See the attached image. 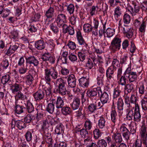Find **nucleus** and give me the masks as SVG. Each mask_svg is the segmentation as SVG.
Returning <instances> with one entry per match:
<instances>
[{
    "mask_svg": "<svg viewBox=\"0 0 147 147\" xmlns=\"http://www.w3.org/2000/svg\"><path fill=\"white\" fill-rule=\"evenodd\" d=\"M44 78L47 82H50L52 79L55 80L58 76V73L54 67H52L49 69L46 68L44 70Z\"/></svg>",
    "mask_w": 147,
    "mask_h": 147,
    "instance_id": "1",
    "label": "nucleus"
},
{
    "mask_svg": "<svg viewBox=\"0 0 147 147\" xmlns=\"http://www.w3.org/2000/svg\"><path fill=\"white\" fill-rule=\"evenodd\" d=\"M112 65L113 69L109 67L106 71V77L107 80L110 82L111 79L113 78L114 70H116L117 68L119 67L120 64L119 60L117 58L113 59L112 61Z\"/></svg>",
    "mask_w": 147,
    "mask_h": 147,
    "instance_id": "2",
    "label": "nucleus"
},
{
    "mask_svg": "<svg viewBox=\"0 0 147 147\" xmlns=\"http://www.w3.org/2000/svg\"><path fill=\"white\" fill-rule=\"evenodd\" d=\"M57 83L58 85L56 90V93L62 96L65 95L67 91L66 81L61 78H59L57 80Z\"/></svg>",
    "mask_w": 147,
    "mask_h": 147,
    "instance_id": "3",
    "label": "nucleus"
},
{
    "mask_svg": "<svg viewBox=\"0 0 147 147\" xmlns=\"http://www.w3.org/2000/svg\"><path fill=\"white\" fill-rule=\"evenodd\" d=\"M100 93H101V88L97 87L92 90H88L87 92V94L92 101H97L98 99Z\"/></svg>",
    "mask_w": 147,
    "mask_h": 147,
    "instance_id": "4",
    "label": "nucleus"
},
{
    "mask_svg": "<svg viewBox=\"0 0 147 147\" xmlns=\"http://www.w3.org/2000/svg\"><path fill=\"white\" fill-rule=\"evenodd\" d=\"M55 21L57 26L59 28H62V29L67 27V25L66 24L67 22L66 16L63 14H59L55 19Z\"/></svg>",
    "mask_w": 147,
    "mask_h": 147,
    "instance_id": "5",
    "label": "nucleus"
},
{
    "mask_svg": "<svg viewBox=\"0 0 147 147\" xmlns=\"http://www.w3.org/2000/svg\"><path fill=\"white\" fill-rule=\"evenodd\" d=\"M121 38L118 36H116L112 40L110 46V49L113 52L119 50L121 46Z\"/></svg>",
    "mask_w": 147,
    "mask_h": 147,
    "instance_id": "6",
    "label": "nucleus"
},
{
    "mask_svg": "<svg viewBox=\"0 0 147 147\" xmlns=\"http://www.w3.org/2000/svg\"><path fill=\"white\" fill-rule=\"evenodd\" d=\"M50 123L51 125L54 126L55 127V131L56 134L59 135L61 134L62 133L64 127L61 123L54 120H53V121H51Z\"/></svg>",
    "mask_w": 147,
    "mask_h": 147,
    "instance_id": "7",
    "label": "nucleus"
},
{
    "mask_svg": "<svg viewBox=\"0 0 147 147\" xmlns=\"http://www.w3.org/2000/svg\"><path fill=\"white\" fill-rule=\"evenodd\" d=\"M20 102L22 103V101L20 100H16L15 102V113L18 115H17L19 117H22L23 116H20V115L24 113V109L25 108L23 106L21 105L20 104Z\"/></svg>",
    "mask_w": 147,
    "mask_h": 147,
    "instance_id": "8",
    "label": "nucleus"
},
{
    "mask_svg": "<svg viewBox=\"0 0 147 147\" xmlns=\"http://www.w3.org/2000/svg\"><path fill=\"white\" fill-rule=\"evenodd\" d=\"M27 66L28 64L33 65L34 66L37 67L39 64V61L34 56L26 57L25 58Z\"/></svg>",
    "mask_w": 147,
    "mask_h": 147,
    "instance_id": "9",
    "label": "nucleus"
},
{
    "mask_svg": "<svg viewBox=\"0 0 147 147\" xmlns=\"http://www.w3.org/2000/svg\"><path fill=\"white\" fill-rule=\"evenodd\" d=\"M45 96V92L44 90H39L33 94V96L35 100L36 101H39L43 100Z\"/></svg>",
    "mask_w": 147,
    "mask_h": 147,
    "instance_id": "10",
    "label": "nucleus"
},
{
    "mask_svg": "<svg viewBox=\"0 0 147 147\" xmlns=\"http://www.w3.org/2000/svg\"><path fill=\"white\" fill-rule=\"evenodd\" d=\"M141 115L138 104H136L134 113V120L135 121L140 122L141 121Z\"/></svg>",
    "mask_w": 147,
    "mask_h": 147,
    "instance_id": "11",
    "label": "nucleus"
},
{
    "mask_svg": "<svg viewBox=\"0 0 147 147\" xmlns=\"http://www.w3.org/2000/svg\"><path fill=\"white\" fill-rule=\"evenodd\" d=\"M16 126L20 129H22L26 127L25 123L21 121H16L13 120L11 122V127L12 128Z\"/></svg>",
    "mask_w": 147,
    "mask_h": 147,
    "instance_id": "12",
    "label": "nucleus"
},
{
    "mask_svg": "<svg viewBox=\"0 0 147 147\" xmlns=\"http://www.w3.org/2000/svg\"><path fill=\"white\" fill-rule=\"evenodd\" d=\"M59 9L57 6H50L49 8L46 12L45 16L47 18H52L54 16V10L55 9ZM47 19H46V20Z\"/></svg>",
    "mask_w": 147,
    "mask_h": 147,
    "instance_id": "13",
    "label": "nucleus"
},
{
    "mask_svg": "<svg viewBox=\"0 0 147 147\" xmlns=\"http://www.w3.org/2000/svg\"><path fill=\"white\" fill-rule=\"evenodd\" d=\"M67 81L69 86L71 87H75L76 84V79L75 76L73 74L69 75L68 77Z\"/></svg>",
    "mask_w": 147,
    "mask_h": 147,
    "instance_id": "14",
    "label": "nucleus"
},
{
    "mask_svg": "<svg viewBox=\"0 0 147 147\" xmlns=\"http://www.w3.org/2000/svg\"><path fill=\"white\" fill-rule=\"evenodd\" d=\"M52 101L53 103L55 104L56 108L58 109L62 108L63 107L64 102L60 97H58L56 101L53 99Z\"/></svg>",
    "mask_w": 147,
    "mask_h": 147,
    "instance_id": "15",
    "label": "nucleus"
},
{
    "mask_svg": "<svg viewBox=\"0 0 147 147\" xmlns=\"http://www.w3.org/2000/svg\"><path fill=\"white\" fill-rule=\"evenodd\" d=\"M48 119L46 118L44 120L41 128V131L46 134L48 133L49 130V124L48 123Z\"/></svg>",
    "mask_w": 147,
    "mask_h": 147,
    "instance_id": "16",
    "label": "nucleus"
},
{
    "mask_svg": "<svg viewBox=\"0 0 147 147\" xmlns=\"http://www.w3.org/2000/svg\"><path fill=\"white\" fill-rule=\"evenodd\" d=\"M19 47L18 43H16L14 45L10 46L9 49L7 50L5 54L8 56H10Z\"/></svg>",
    "mask_w": 147,
    "mask_h": 147,
    "instance_id": "17",
    "label": "nucleus"
},
{
    "mask_svg": "<svg viewBox=\"0 0 147 147\" xmlns=\"http://www.w3.org/2000/svg\"><path fill=\"white\" fill-rule=\"evenodd\" d=\"M79 85L83 87H87L89 84L88 78L82 77L79 80Z\"/></svg>",
    "mask_w": 147,
    "mask_h": 147,
    "instance_id": "18",
    "label": "nucleus"
},
{
    "mask_svg": "<svg viewBox=\"0 0 147 147\" xmlns=\"http://www.w3.org/2000/svg\"><path fill=\"white\" fill-rule=\"evenodd\" d=\"M22 89V85L20 82L16 81L15 83L11 86V90L12 92L14 93L18 92H19Z\"/></svg>",
    "mask_w": 147,
    "mask_h": 147,
    "instance_id": "19",
    "label": "nucleus"
},
{
    "mask_svg": "<svg viewBox=\"0 0 147 147\" xmlns=\"http://www.w3.org/2000/svg\"><path fill=\"white\" fill-rule=\"evenodd\" d=\"M120 132L124 137L129 138L130 133L124 125H122L121 126L120 128Z\"/></svg>",
    "mask_w": 147,
    "mask_h": 147,
    "instance_id": "20",
    "label": "nucleus"
},
{
    "mask_svg": "<svg viewBox=\"0 0 147 147\" xmlns=\"http://www.w3.org/2000/svg\"><path fill=\"white\" fill-rule=\"evenodd\" d=\"M100 97V99L102 104L104 105L108 102L109 100V96L108 94L105 92L101 93Z\"/></svg>",
    "mask_w": 147,
    "mask_h": 147,
    "instance_id": "21",
    "label": "nucleus"
},
{
    "mask_svg": "<svg viewBox=\"0 0 147 147\" xmlns=\"http://www.w3.org/2000/svg\"><path fill=\"white\" fill-rule=\"evenodd\" d=\"M80 104V98L78 97H76L74 98L71 105L73 110H76L79 108Z\"/></svg>",
    "mask_w": 147,
    "mask_h": 147,
    "instance_id": "22",
    "label": "nucleus"
},
{
    "mask_svg": "<svg viewBox=\"0 0 147 147\" xmlns=\"http://www.w3.org/2000/svg\"><path fill=\"white\" fill-rule=\"evenodd\" d=\"M137 76L136 72H132L126 76V77L127 78L130 83L136 82L137 80Z\"/></svg>",
    "mask_w": 147,
    "mask_h": 147,
    "instance_id": "23",
    "label": "nucleus"
},
{
    "mask_svg": "<svg viewBox=\"0 0 147 147\" xmlns=\"http://www.w3.org/2000/svg\"><path fill=\"white\" fill-rule=\"evenodd\" d=\"M1 82L4 85L7 84L11 85L12 84V82L10 79V76L8 75L3 76L1 78Z\"/></svg>",
    "mask_w": 147,
    "mask_h": 147,
    "instance_id": "24",
    "label": "nucleus"
},
{
    "mask_svg": "<svg viewBox=\"0 0 147 147\" xmlns=\"http://www.w3.org/2000/svg\"><path fill=\"white\" fill-rule=\"evenodd\" d=\"M121 93L122 91L119 89L118 86L114 88L113 93V99L116 100L117 98H121Z\"/></svg>",
    "mask_w": 147,
    "mask_h": 147,
    "instance_id": "25",
    "label": "nucleus"
},
{
    "mask_svg": "<svg viewBox=\"0 0 147 147\" xmlns=\"http://www.w3.org/2000/svg\"><path fill=\"white\" fill-rule=\"evenodd\" d=\"M35 47L38 50H41L45 47V44L44 41L40 40L36 41L35 44Z\"/></svg>",
    "mask_w": 147,
    "mask_h": 147,
    "instance_id": "26",
    "label": "nucleus"
},
{
    "mask_svg": "<svg viewBox=\"0 0 147 147\" xmlns=\"http://www.w3.org/2000/svg\"><path fill=\"white\" fill-rule=\"evenodd\" d=\"M127 78L126 76L124 75L119 78H117V80H119L118 82V85L122 86H125L127 81Z\"/></svg>",
    "mask_w": 147,
    "mask_h": 147,
    "instance_id": "27",
    "label": "nucleus"
},
{
    "mask_svg": "<svg viewBox=\"0 0 147 147\" xmlns=\"http://www.w3.org/2000/svg\"><path fill=\"white\" fill-rule=\"evenodd\" d=\"M105 34L104 37H107L108 38H110L112 36L115 34V30L114 29L111 28H108L106 31H104Z\"/></svg>",
    "mask_w": 147,
    "mask_h": 147,
    "instance_id": "28",
    "label": "nucleus"
},
{
    "mask_svg": "<svg viewBox=\"0 0 147 147\" xmlns=\"http://www.w3.org/2000/svg\"><path fill=\"white\" fill-rule=\"evenodd\" d=\"M92 101L93 103L90 104L88 107V110L91 113L94 112L97 109L96 104L97 101Z\"/></svg>",
    "mask_w": 147,
    "mask_h": 147,
    "instance_id": "29",
    "label": "nucleus"
},
{
    "mask_svg": "<svg viewBox=\"0 0 147 147\" xmlns=\"http://www.w3.org/2000/svg\"><path fill=\"white\" fill-rule=\"evenodd\" d=\"M122 13L121 9L120 7L117 6L114 10V17L117 20L119 19V17Z\"/></svg>",
    "mask_w": 147,
    "mask_h": 147,
    "instance_id": "30",
    "label": "nucleus"
},
{
    "mask_svg": "<svg viewBox=\"0 0 147 147\" xmlns=\"http://www.w3.org/2000/svg\"><path fill=\"white\" fill-rule=\"evenodd\" d=\"M62 30L64 34H66L68 32L69 34L70 35H73L75 33L74 30L73 28L71 27L68 26L67 25L66 28H64Z\"/></svg>",
    "mask_w": 147,
    "mask_h": 147,
    "instance_id": "31",
    "label": "nucleus"
},
{
    "mask_svg": "<svg viewBox=\"0 0 147 147\" xmlns=\"http://www.w3.org/2000/svg\"><path fill=\"white\" fill-rule=\"evenodd\" d=\"M134 85L132 84L128 83L127 84L124 86V89L126 91L127 94L129 93L134 90Z\"/></svg>",
    "mask_w": 147,
    "mask_h": 147,
    "instance_id": "32",
    "label": "nucleus"
},
{
    "mask_svg": "<svg viewBox=\"0 0 147 147\" xmlns=\"http://www.w3.org/2000/svg\"><path fill=\"white\" fill-rule=\"evenodd\" d=\"M52 102V103H49L47 106L46 110L49 113L52 114L54 112L55 109V105Z\"/></svg>",
    "mask_w": 147,
    "mask_h": 147,
    "instance_id": "33",
    "label": "nucleus"
},
{
    "mask_svg": "<svg viewBox=\"0 0 147 147\" xmlns=\"http://www.w3.org/2000/svg\"><path fill=\"white\" fill-rule=\"evenodd\" d=\"M54 22L52 23L50 25L51 29L53 32L55 34L57 35L59 32V29L57 25Z\"/></svg>",
    "mask_w": 147,
    "mask_h": 147,
    "instance_id": "34",
    "label": "nucleus"
},
{
    "mask_svg": "<svg viewBox=\"0 0 147 147\" xmlns=\"http://www.w3.org/2000/svg\"><path fill=\"white\" fill-rule=\"evenodd\" d=\"M111 119L113 123H115L117 119V115L114 109H112L111 113Z\"/></svg>",
    "mask_w": 147,
    "mask_h": 147,
    "instance_id": "35",
    "label": "nucleus"
},
{
    "mask_svg": "<svg viewBox=\"0 0 147 147\" xmlns=\"http://www.w3.org/2000/svg\"><path fill=\"white\" fill-rule=\"evenodd\" d=\"M26 138H37L38 137L36 135V133L34 132L32 130L28 131L25 135Z\"/></svg>",
    "mask_w": 147,
    "mask_h": 147,
    "instance_id": "36",
    "label": "nucleus"
},
{
    "mask_svg": "<svg viewBox=\"0 0 147 147\" xmlns=\"http://www.w3.org/2000/svg\"><path fill=\"white\" fill-rule=\"evenodd\" d=\"M93 23L94 26L93 28V29L95 30V32L93 31L92 33H94V35L97 36L98 35L97 29L98 26L99 21L97 20L94 19L93 21Z\"/></svg>",
    "mask_w": 147,
    "mask_h": 147,
    "instance_id": "37",
    "label": "nucleus"
},
{
    "mask_svg": "<svg viewBox=\"0 0 147 147\" xmlns=\"http://www.w3.org/2000/svg\"><path fill=\"white\" fill-rule=\"evenodd\" d=\"M35 119V117L34 116L32 115H28L25 117L24 119V121L27 123H29Z\"/></svg>",
    "mask_w": 147,
    "mask_h": 147,
    "instance_id": "38",
    "label": "nucleus"
},
{
    "mask_svg": "<svg viewBox=\"0 0 147 147\" xmlns=\"http://www.w3.org/2000/svg\"><path fill=\"white\" fill-rule=\"evenodd\" d=\"M71 109L69 107H63L61 108L62 112L65 115H67L70 114L71 113Z\"/></svg>",
    "mask_w": 147,
    "mask_h": 147,
    "instance_id": "39",
    "label": "nucleus"
},
{
    "mask_svg": "<svg viewBox=\"0 0 147 147\" xmlns=\"http://www.w3.org/2000/svg\"><path fill=\"white\" fill-rule=\"evenodd\" d=\"M142 109L144 111H147V98L144 97L141 101Z\"/></svg>",
    "mask_w": 147,
    "mask_h": 147,
    "instance_id": "40",
    "label": "nucleus"
},
{
    "mask_svg": "<svg viewBox=\"0 0 147 147\" xmlns=\"http://www.w3.org/2000/svg\"><path fill=\"white\" fill-rule=\"evenodd\" d=\"M104 75L101 74L98 76L97 78V84L98 86H102L103 85V78Z\"/></svg>",
    "mask_w": 147,
    "mask_h": 147,
    "instance_id": "41",
    "label": "nucleus"
},
{
    "mask_svg": "<svg viewBox=\"0 0 147 147\" xmlns=\"http://www.w3.org/2000/svg\"><path fill=\"white\" fill-rule=\"evenodd\" d=\"M146 128L144 125H142L140 130V134L142 138H146Z\"/></svg>",
    "mask_w": 147,
    "mask_h": 147,
    "instance_id": "42",
    "label": "nucleus"
},
{
    "mask_svg": "<svg viewBox=\"0 0 147 147\" xmlns=\"http://www.w3.org/2000/svg\"><path fill=\"white\" fill-rule=\"evenodd\" d=\"M26 109L28 113L32 112L34 110L33 106L32 103L30 102H27L26 106Z\"/></svg>",
    "mask_w": 147,
    "mask_h": 147,
    "instance_id": "43",
    "label": "nucleus"
},
{
    "mask_svg": "<svg viewBox=\"0 0 147 147\" xmlns=\"http://www.w3.org/2000/svg\"><path fill=\"white\" fill-rule=\"evenodd\" d=\"M131 20L130 16L127 13L125 14L123 17V21L125 24H128Z\"/></svg>",
    "mask_w": 147,
    "mask_h": 147,
    "instance_id": "44",
    "label": "nucleus"
},
{
    "mask_svg": "<svg viewBox=\"0 0 147 147\" xmlns=\"http://www.w3.org/2000/svg\"><path fill=\"white\" fill-rule=\"evenodd\" d=\"M105 119L103 117H100L98 121V125L99 127L101 129L104 127L105 126Z\"/></svg>",
    "mask_w": 147,
    "mask_h": 147,
    "instance_id": "45",
    "label": "nucleus"
},
{
    "mask_svg": "<svg viewBox=\"0 0 147 147\" xmlns=\"http://www.w3.org/2000/svg\"><path fill=\"white\" fill-rule=\"evenodd\" d=\"M124 103L121 98H119L117 101V108L119 110H122L123 109Z\"/></svg>",
    "mask_w": 147,
    "mask_h": 147,
    "instance_id": "46",
    "label": "nucleus"
},
{
    "mask_svg": "<svg viewBox=\"0 0 147 147\" xmlns=\"http://www.w3.org/2000/svg\"><path fill=\"white\" fill-rule=\"evenodd\" d=\"M26 83L27 85L28 86L31 85L32 83L33 80V76L28 75L26 77Z\"/></svg>",
    "mask_w": 147,
    "mask_h": 147,
    "instance_id": "47",
    "label": "nucleus"
},
{
    "mask_svg": "<svg viewBox=\"0 0 147 147\" xmlns=\"http://www.w3.org/2000/svg\"><path fill=\"white\" fill-rule=\"evenodd\" d=\"M84 30L86 32H91L93 28L91 25L89 24H85L83 26Z\"/></svg>",
    "mask_w": 147,
    "mask_h": 147,
    "instance_id": "48",
    "label": "nucleus"
},
{
    "mask_svg": "<svg viewBox=\"0 0 147 147\" xmlns=\"http://www.w3.org/2000/svg\"><path fill=\"white\" fill-rule=\"evenodd\" d=\"M46 142L49 144L48 147H55V146L56 144V141H54L53 138H46Z\"/></svg>",
    "mask_w": 147,
    "mask_h": 147,
    "instance_id": "49",
    "label": "nucleus"
},
{
    "mask_svg": "<svg viewBox=\"0 0 147 147\" xmlns=\"http://www.w3.org/2000/svg\"><path fill=\"white\" fill-rule=\"evenodd\" d=\"M124 102L126 105L128 107H131L130 105V100L129 96H128V94H126L124 96Z\"/></svg>",
    "mask_w": 147,
    "mask_h": 147,
    "instance_id": "50",
    "label": "nucleus"
},
{
    "mask_svg": "<svg viewBox=\"0 0 147 147\" xmlns=\"http://www.w3.org/2000/svg\"><path fill=\"white\" fill-rule=\"evenodd\" d=\"M84 66L87 69H91L93 67V64L92 60L90 59H88Z\"/></svg>",
    "mask_w": 147,
    "mask_h": 147,
    "instance_id": "51",
    "label": "nucleus"
},
{
    "mask_svg": "<svg viewBox=\"0 0 147 147\" xmlns=\"http://www.w3.org/2000/svg\"><path fill=\"white\" fill-rule=\"evenodd\" d=\"M99 8L98 6L96 5V6L93 5L90 10V13L91 16H93L95 14V13L96 12Z\"/></svg>",
    "mask_w": 147,
    "mask_h": 147,
    "instance_id": "52",
    "label": "nucleus"
},
{
    "mask_svg": "<svg viewBox=\"0 0 147 147\" xmlns=\"http://www.w3.org/2000/svg\"><path fill=\"white\" fill-rule=\"evenodd\" d=\"M92 126V123L89 119H87L84 123L85 129L86 130H90L91 129Z\"/></svg>",
    "mask_w": 147,
    "mask_h": 147,
    "instance_id": "53",
    "label": "nucleus"
},
{
    "mask_svg": "<svg viewBox=\"0 0 147 147\" xmlns=\"http://www.w3.org/2000/svg\"><path fill=\"white\" fill-rule=\"evenodd\" d=\"M17 98H18L20 99L19 100H20L21 101V100H24L26 99V97L24 95L21 91H19L16 96L15 98L16 99Z\"/></svg>",
    "mask_w": 147,
    "mask_h": 147,
    "instance_id": "54",
    "label": "nucleus"
},
{
    "mask_svg": "<svg viewBox=\"0 0 147 147\" xmlns=\"http://www.w3.org/2000/svg\"><path fill=\"white\" fill-rule=\"evenodd\" d=\"M28 73V75L33 76V77L37 76V72L35 70V68L33 66L30 68Z\"/></svg>",
    "mask_w": 147,
    "mask_h": 147,
    "instance_id": "55",
    "label": "nucleus"
},
{
    "mask_svg": "<svg viewBox=\"0 0 147 147\" xmlns=\"http://www.w3.org/2000/svg\"><path fill=\"white\" fill-rule=\"evenodd\" d=\"M53 88V86L49 82H47L46 84L45 88L46 91H47L49 94L51 93V89Z\"/></svg>",
    "mask_w": 147,
    "mask_h": 147,
    "instance_id": "56",
    "label": "nucleus"
},
{
    "mask_svg": "<svg viewBox=\"0 0 147 147\" xmlns=\"http://www.w3.org/2000/svg\"><path fill=\"white\" fill-rule=\"evenodd\" d=\"M134 112L133 110H130L129 111L126 116V119L130 121L132 120Z\"/></svg>",
    "mask_w": 147,
    "mask_h": 147,
    "instance_id": "57",
    "label": "nucleus"
},
{
    "mask_svg": "<svg viewBox=\"0 0 147 147\" xmlns=\"http://www.w3.org/2000/svg\"><path fill=\"white\" fill-rule=\"evenodd\" d=\"M11 35H10V37L11 39L14 40H16L18 38V33L16 31H13L11 33Z\"/></svg>",
    "mask_w": 147,
    "mask_h": 147,
    "instance_id": "58",
    "label": "nucleus"
},
{
    "mask_svg": "<svg viewBox=\"0 0 147 147\" xmlns=\"http://www.w3.org/2000/svg\"><path fill=\"white\" fill-rule=\"evenodd\" d=\"M129 58L127 55H124L121 57L120 60V63L121 64H126L128 62Z\"/></svg>",
    "mask_w": 147,
    "mask_h": 147,
    "instance_id": "59",
    "label": "nucleus"
},
{
    "mask_svg": "<svg viewBox=\"0 0 147 147\" xmlns=\"http://www.w3.org/2000/svg\"><path fill=\"white\" fill-rule=\"evenodd\" d=\"M6 48L4 42L2 40H0V50L2 51V53H5L6 50H5Z\"/></svg>",
    "mask_w": 147,
    "mask_h": 147,
    "instance_id": "60",
    "label": "nucleus"
},
{
    "mask_svg": "<svg viewBox=\"0 0 147 147\" xmlns=\"http://www.w3.org/2000/svg\"><path fill=\"white\" fill-rule=\"evenodd\" d=\"M67 10L69 12L70 14L73 13L74 10V7L72 4H70L68 5L67 7Z\"/></svg>",
    "mask_w": 147,
    "mask_h": 147,
    "instance_id": "61",
    "label": "nucleus"
},
{
    "mask_svg": "<svg viewBox=\"0 0 147 147\" xmlns=\"http://www.w3.org/2000/svg\"><path fill=\"white\" fill-rule=\"evenodd\" d=\"M86 129H82L80 130V134L83 138L87 137L88 136V132Z\"/></svg>",
    "mask_w": 147,
    "mask_h": 147,
    "instance_id": "62",
    "label": "nucleus"
},
{
    "mask_svg": "<svg viewBox=\"0 0 147 147\" xmlns=\"http://www.w3.org/2000/svg\"><path fill=\"white\" fill-rule=\"evenodd\" d=\"M134 30L132 28H131L129 30H128L127 32L125 33L124 34H126V36L128 38H130L132 37L133 35Z\"/></svg>",
    "mask_w": 147,
    "mask_h": 147,
    "instance_id": "63",
    "label": "nucleus"
},
{
    "mask_svg": "<svg viewBox=\"0 0 147 147\" xmlns=\"http://www.w3.org/2000/svg\"><path fill=\"white\" fill-rule=\"evenodd\" d=\"M98 144L99 147H106L107 143L103 139H102L98 141Z\"/></svg>",
    "mask_w": 147,
    "mask_h": 147,
    "instance_id": "64",
    "label": "nucleus"
}]
</instances>
